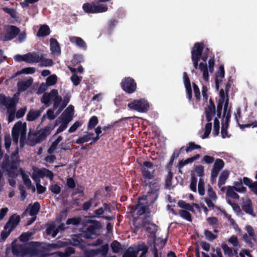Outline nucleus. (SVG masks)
Wrapping results in <instances>:
<instances>
[{"label": "nucleus", "mask_w": 257, "mask_h": 257, "mask_svg": "<svg viewBox=\"0 0 257 257\" xmlns=\"http://www.w3.org/2000/svg\"><path fill=\"white\" fill-rule=\"evenodd\" d=\"M70 100V95L66 94L62 99L61 96L58 95L57 89H53L49 93H45L41 98V101L45 105L49 106L51 101H53V109H48L46 112H54V110H57L56 112H61L64 108L67 105Z\"/></svg>", "instance_id": "nucleus-1"}, {"label": "nucleus", "mask_w": 257, "mask_h": 257, "mask_svg": "<svg viewBox=\"0 0 257 257\" xmlns=\"http://www.w3.org/2000/svg\"><path fill=\"white\" fill-rule=\"evenodd\" d=\"M18 102L17 99L1 93L0 110L7 109L6 112H16Z\"/></svg>", "instance_id": "nucleus-2"}, {"label": "nucleus", "mask_w": 257, "mask_h": 257, "mask_svg": "<svg viewBox=\"0 0 257 257\" xmlns=\"http://www.w3.org/2000/svg\"><path fill=\"white\" fill-rule=\"evenodd\" d=\"M127 105L131 110L139 112H146L150 110V107L152 106L148 101L144 98L135 99L128 103Z\"/></svg>", "instance_id": "nucleus-3"}, {"label": "nucleus", "mask_w": 257, "mask_h": 257, "mask_svg": "<svg viewBox=\"0 0 257 257\" xmlns=\"http://www.w3.org/2000/svg\"><path fill=\"white\" fill-rule=\"evenodd\" d=\"M82 9L87 14L102 13L108 10L106 5L92 3H86L82 6Z\"/></svg>", "instance_id": "nucleus-4"}, {"label": "nucleus", "mask_w": 257, "mask_h": 257, "mask_svg": "<svg viewBox=\"0 0 257 257\" xmlns=\"http://www.w3.org/2000/svg\"><path fill=\"white\" fill-rule=\"evenodd\" d=\"M152 194L154 197H156V192L152 191L151 192H149L147 196H143L139 199L138 204L134 211V213L136 212L137 215H141L145 212L147 209L146 205L149 202H153V200L150 198V196Z\"/></svg>", "instance_id": "nucleus-5"}, {"label": "nucleus", "mask_w": 257, "mask_h": 257, "mask_svg": "<svg viewBox=\"0 0 257 257\" xmlns=\"http://www.w3.org/2000/svg\"><path fill=\"white\" fill-rule=\"evenodd\" d=\"M20 33V29L14 25H7L4 28L2 40L9 41L15 38Z\"/></svg>", "instance_id": "nucleus-6"}, {"label": "nucleus", "mask_w": 257, "mask_h": 257, "mask_svg": "<svg viewBox=\"0 0 257 257\" xmlns=\"http://www.w3.org/2000/svg\"><path fill=\"white\" fill-rule=\"evenodd\" d=\"M122 89L128 94H132L137 90V83L130 77H124L120 83Z\"/></svg>", "instance_id": "nucleus-7"}, {"label": "nucleus", "mask_w": 257, "mask_h": 257, "mask_svg": "<svg viewBox=\"0 0 257 257\" xmlns=\"http://www.w3.org/2000/svg\"><path fill=\"white\" fill-rule=\"evenodd\" d=\"M26 133V123L22 122H18L14 126L12 130V136L16 143H18L19 136H21V139H23Z\"/></svg>", "instance_id": "nucleus-8"}, {"label": "nucleus", "mask_w": 257, "mask_h": 257, "mask_svg": "<svg viewBox=\"0 0 257 257\" xmlns=\"http://www.w3.org/2000/svg\"><path fill=\"white\" fill-rule=\"evenodd\" d=\"M204 175V167L202 165L194 166L191 173V182L190 187L192 191H196V184L197 180L196 176L202 177Z\"/></svg>", "instance_id": "nucleus-9"}, {"label": "nucleus", "mask_w": 257, "mask_h": 257, "mask_svg": "<svg viewBox=\"0 0 257 257\" xmlns=\"http://www.w3.org/2000/svg\"><path fill=\"white\" fill-rule=\"evenodd\" d=\"M214 117V128L213 134L214 136H216L219 134V118L222 119V115L221 113H207L206 118L208 121H210Z\"/></svg>", "instance_id": "nucleus-10"}, {"label": "nucleus", "mask_w": 257, "mask_h": 257, "mask_svg": "<svg viewBox=\"0 0 257 257\" xmlns=\"http://www.w3.org/2000/svg\"><path fill=\"white\" fill-rule=\"evenodd\" d=\"M245 230L247 234L243 235V239L250 247H252L255 241V235L253 229L251 226L247 225L245 227Z\"/></svg>", "instance_id": "nucleus-11"}, {"label": "nucleus", "mask_w": 257, "mask_h": 257, "mask_svg": "<svg viewBox=\"0 0 257 257\" xmlns=\"http://www.w3.org/2000/svg\"><path fill=\"white\" fill-rule=\"evenodd\" d=\"M155 168L152 163L145 162L143 166V175L146 179H151L154 177Z\"/></svg>", "instance_id": "nucleus-12"}, {"label": "nucleus", "mask_w": 257, "mask_h": 257, "mask_svg": "<svg viewBox=\"0 0 257 257\" xmlns=\"http://www.w3.org/2000/svg\"><path fill=\"white\" fill-rule=\"evenodd\" d=\"M203 49V43L199 42L195 43L191 50V58L201 59Z\"/></svg>", "instance_id": "nucleus-13"}, {"label": "nucleus", "mask_w": 257, "mask_h": 257, "mask_svg": "<svg viewBox=\"0 0 257 257\" xmlns=\"http://www.w3.org/2000/svg\"><path fill=\"white\" fill-rule=\"evenodd\" d=\"M33 176L36 177V178H43L46 177L51 181H52L53 178V173L51 171L45 168L35 169L34 170V174H33Z\"/></svg>", "instance_id": "nucleus-14"}, {"label": "nucleus", "mask_w": 257, "mask_h": 257, "mask_svg": "<svg viewBox=\"0 0 257 257\" xmlns=\"http://www.w3.org/2000/svg\"><path fill=\"white\" fill-rule=\"evenodd\" d=\"M229 174V171L227 170H224L221 173L219 176L218 185L219 187L220 188L221 191L222 192H224L225 190V187L222 186L225 183V182L228 178Z\"/></svg>", "instance_id": "nucleus-15"}, {"label": "nucleus", "mask_w": 257, "mask_h": 257, "mask_svg": "<svg viewBox=\"0 0 257 257\" xmlns=\"http://www.w3.org/2000/svg\"><path fill=\"white\" fill-rule=\"evenodd\" d=\"M50 50L53 55L59 56L61 54V48L57 40L55 38H51Z\"/></svg>", "instance_id": "nucleus-16"}, {"label": "nucleus", "mask_w": 257, "mask_h": 257, "mask_svg": "<svg viewBox=\"0 0 257 257\" xmlns=\"http://www.w3.org/2000/svg\"><path fill=\"white\" fill-rule=\"evenodd\" d=\"M23 171L17 164L13 165L8 170V176L10 178H15L20 174H22Z\"/></svg>", "instance_id": "nucleus-17"}, {"label": "nucleus", "mask_w": 257, "mask_h": 257, "mask_svg": "<svg viewBox=\"0 0 257 257\" xmlns=\"http://www.w3.org/2000/svg\"><path fill=\"white\" fill-rule=\"evenodd\" d=\"M51 131L52 129L50 127H45L38 131L36 134L37 142H39L45 139L50 134Z\"/></svg>", "instance_id": "nucleus-18"}, {"label": "nucleus", "mask_w": 257, "mask_h": 257, "mask_svg": "<svg viewBox=\"0 0 257 257\" xmlns=\"http://www.w3.org/2000/svg\"><path fill=\"white\" fill-rule=\"evenodd\" d=\"M230 118L229 113H223L221 119L222 126L221 128V135L223 138L228 137L227 134V124L228 123Z\"/></svg>", "instance_id": "nucleus-19"}, {"label": "nucleus", "mask_w": 257, "mask_h": 257, "mask_svg": "<svg viewBox=\"0 0 257 257\" xmlns=\"http://www.w3.org/2000/svg\"><path fill=\"white\" fill-rule=\"evenodd\" d=\"M224 163L223 160L220 159L216 160L212 169V176L214 177H216L220 170L224 167Z\"/></svg>", "instance_id": "nucleus-20"}, {"label": "nucleus", "mask_w": 257, "mask_h": 257, "mask_svg": "<svg viewBox=\"0 0 257 257\" xmlns=\"http://www.w3.org/2000/svg\"><path fill=\"white\" fill-rule=\"evenodd\" d=\"M27 54V62L28 63H38L41 60V54L33 52Z\"/></svg>", "instance_id": "nucleus-21"}, {"label": "nucleus", "mask_w": 257, "mask_h": 257, "mask_svg": "<svg viewBox=\"0 0 257 257\" xmlns=\"http://www.w3.org/2000/svg\"><path fill=\"white\" fill-rule=\"evenodd\" d=\"M70 41L72 43H75L77 46L80 48L86 50L87 49V45L85 41L80 37L72 36L70 37Z\"/></svg>", "instance_id": "nucleus-22"}, {"label": "nucleus", "mask_w": 257, "mask_h": 257, "mask_svg": "<svg viewBox=\"0 0 257 257\" xmlns=\"http://www.w3.org/2000/svg\"><path fill=\"white\" fill-rule=\"evenodd\" d=\"M20 218L19 215L14 214L12 215L6 225L13 230L19 224Z\"/></svg>", "instance_id": "nucleus-23"}, {"label": "nucleus", "mask_w": 257, "mask_h": 257, "mask_svg": "<svg viewBox=\"0 0 257 257\" xmlns=\"http://www.w3.org/2000/svg\"><path fill=\"white\" fill-rule=\"evenodd\" d=\"M178 205L182 208H184L186 210L194 212V210L193 209V206L195 207L199 212H201V208L199 207V205L196 203H193L192 205H189V204L186 203L184 201L180 200L178 202Z\"/></svg>", "instance_id": "nucleus-24"}, {"label": "nucleus", "mask_w": 257, "mask_h": 257, "mask_svg": "<svg viewBox=\"0 0 257 257\" xmlns=\"http://www.w3.org/2000/svg\"><path fill=\"white\" fill-rule=\"evenodd\" d=\"M231 87V84L229 83V82H228L225 87V94L226 96V99L225 100V103L224 104V108L223 109V112H231V106L228 107V104H229V99H228V92L229 91V89Z\"/></svg>", "instance_id": "nucleus-25"}, {"label": "nucleus", "mask_w": 257, "mask_h": 257, "mask_svg": "<svg viewBox=\"0 0 257 257\" xmlns=\"http://www.w3.org/2000/svg\"><path fill=\"white\" fill-rule=\"evenodd\" d=\"M198 68L203 73V78L206 82L209 80L208 68L206 63H200Z\"/></svg>", "instance_id": "nucleus-26"}, {"label": "nucleus", "mask_w": 257, "mask_h": 257, "mask_svg": "<svg viewBox=\"0 0 257 257\" xmlns=\"http://www.w3.org/2000/svg\"><path fill=\"white\" fill-rule=\"evenodd\" d=\"M12 252L17 255H23L26 253L24 247L22 245H17L15 242L12 243Z\"/></svg>", "instance_id": "nucleus-27"}, {"label": "nucleus", "mask_w": 257, "mask_h": 257, "mask_svg": "<svg viewBox=\"0 0 257 257\" xmlns=\"http://www.w3.org/2000/svg\"><path fill=\"white\" fill-rule=\"evenodd\" d=\"M2 9L5 13L9 14L13 20L17 21L19 17L16 9L8 7H3Z\"/></svg>", "instance_id": "nucleus-28"}, {"label": "nucleus", "mask_w": 257, "mask_h": 257, "mask_svg": "<svg viewBox=\"0 0 257 257\" xmlns=\"http://www.w3.org/2000/svg\"><path fill=\"white\" fill-rule=\"evenodd\" d=\"M50 32L51 31L49 26L44 25L39 28L37 32V36L40 37H46L50 34Z\"/></svg>", "instance_id": "nucleus-29"}, {"label": "nucleus", "mask_w": 257, "mask_h": 257, "mask_svg": "<svg viewBox=\"0 0 257 257\" xmlns=\"http://www.w3.org/2000/svg\"><path fill=\"white\" fill-rule=\"evenodd\" d=\"M32 83V80H30L19 82L18 84L19 90L22 92L26 90L31 85Z\"/></svg>", "instance_id": "nucleus-30"}, {"label": "nucleus", "mask_w": 257, "mask_h": 257, "mask_svg": "<svg viewBox=\"0 0 257 257\" xmlns=\"http://www.w3.org/2000/svg\"><path fill=\"white\" fill-rule=\"evenodd\" d=\"M225 190H226V194L227 196L234 199H238L239 198V196L235 192V190L233 186H228L226 188H225Z\"/></svg>", "instance_id": "nucleus-31"}, {"label": "nucleus", "mask_w": 257, "mask_h": 257, "mask_svg": "<svg viewBox=\"0 0 257 257\" xmlns=\"http://www.w3.org/2000/svg\"><path fill=\"white\" fill-rule=\"evenodd\" d=\"M139 250L133 247H129L124 253L123 257H137Z\"/></svg>", "instance_id": "nucleus-32"}, {"label": "nucleus", "mask_w": 257, "mask_h": 257, "mask_svg": "<svg viewBox=\"0 0 257 257\" xmlns=\"http://www.w3.org/2000/svg\"><path fill=\"white\" fill-rule=\"evenodd\" d=\"M40 205L39 203L35 202L33 205H29V214L31 216L36 215L39 211Z\"/></svg>", "instance_id": "nucleus-33"}, {"label": "nucleus", "mask_w": 257, "mask_h": 257, "mask_svg": "<svg viewBox=\"0 0 257 257\" xmlns=\"http://www.w3.org/2000/svg\"><path fill=\"white\" fill-rule=\"evenodd\" d=\"M40 62V66L42 67H49L52 66L53 65V61L50 59L45 58L44 57V55L41 54V60L39 61Z\"/></svg>", "instance_id": "nucleus-34"}, {"label": "nucleus", "mask_w": 257, "mask_h": 257, "mask_svg": "<svg viewBox=\"0 0 257 257\" xmlns=\"http://www.w3.org/2000/svg\"><path fill=\"white\" fill-rule=\"evenodd\" d=\"M29 173L23 172L22 174V178L25 184L29 188H32L33 192L35 191V188L34 186H31V181L29 178Z\"/></svg>", "instance_id": "nucleus-35"}, {"label": "nucleus", "mask_w": 257, "mask_h": 257, "mask_svg": "<svg viewBox=\"0 0 257 257\" xmlns=\"http://www.w3.org/2000/svg\"><path fill=\"white\" fill-rule=\"evenodd\" d=\"M233 187L235 191L239 193H243L246 191V188L242 185V182L241 179L235 182Z\"/></svg>", "instance_id": "nucleus-36"}, {"label": "nucleus", "mask_w": 257, "mask_h": 257, "mask_svg": "<svg viewBox=\"0 0 257 257\" xmlns=\"http://www.w3.org/2000/svg\"><path fill=\"white\" fill-rule=\"evenodd\" d=\"M92 133H87L86 135L79 137L76 141L75 143L77 144H81L88 142L93 136Z\"/></svg>", "instance_id": "nucleus-37"}, {"label": "nucleus", "mask_w": 257, "mask_h": 257, "mask_svg": "<svg viewBox=\"0 0 257 257\" xmlns=\"http://www.w3.org/2000/svg\"><path fill=\"white\" fill-rule=\"evenodd\" d=\"M242 208L246 213L254 215L253 214V210L251 206V201L250 200H246L244 202Z\"/></svg>", "instance_id": "nucleus-38"}, {"label": "nucleus", "mask_w": 257, "mask_h": 257, "mask_svg": "<svg viewBox=\"0 0 257 257\" xmlns=\"http://www.w3.org/2000/svg\"><path fill=\"white\" fill-rule=\"evenodd\" d=\"M200 155L197 154V155H196L195 156H193L192 157L188 158V159H186L185 160L182 161L180 163V165L181 167H183V166H184V165H186L187 164L192 163V162H193L195 160H196L198 159L199 158H200Z\"/></svg>", "instance_id": "nucleus-39"}, {"label": "nucleus", "mask_w": 257, "mask_h": 257, "mask_svg": "<svg viewBox=\"0 0 257 257\" xmlns=\"http://www.w3.org/2000/svg\"><path fill=\"white\" fill-rule=\"evenodd\" d=\"M33 179L36 182V187H37V192L39 194H41L44 193L46 190V188L42 186L40 183V180H38L36 177L34 176H32Z\"/></svg>", "instance_id": "nucleus-40"}, {"label": "nucleus", "mask_w": 257, "mask_h": 257, "mask_svg": "<svg viewBox=\"0 0 257 257\" xmlns=\"http://www.w3.org/2000/svg\"><path fill=\"white\" fill-rule=\"evenodd\" d=\"M59 229H61V226H60L59 228H56L54 226L51 225L47 228V233L52 235L53 237H55L58 233Z\"/></svg>", "instance_id": "nucleus-41"}, {"label": "nucleus", "mask_w": 257, "mask_h": 257, "mask_svg": "<svg viewBox=\"0 0 257 257\" xmlns=\"http://www.w3.org/2000/svg\"><path fill=\"white\" fill-rule=\"evenodd\" d=\"M225 75V71L223 65L219 66V69L215 74V79H221L224 78Z\"/></svg>", "instance_id": "nucleus-42"}, {"label": "nucleus", "mask_w": 257, "mask_h": 257, "mask_svg": "<svg viewBox=\"0 0 257 257\" xmlns=\"http://www.w3.org/2000/svg\"><path fill=\"white\" fill-rule=\"evenodd\" d=\"M57 77L56 75H51L46 79V84L48 86H52L57 82Z\"/></svg>", "instance_id": "nucleus-43"}, {"label": "nucleus", "mask_w": 257, "mask_h": 257, "mask_svg": "<svg viewBox=\"0 0 257 257\" xmlns=\"http://www.w3.org/2000/svg\"><path fill=\"white\" fill-rule=\"evenodd\" d=\"M50 191L54 194H58L60 193L61 188L59 185L55 183H52L49 187Z\"/></svg>", "instance_id": "nucleus-44"}, {"label": "nucleus", "mask_w": 257, "mask_h": 257, "mask_svg": "<svg viewBox=\"0 0 257 257\" xmlns=\"http://www.w3.org/2000/svg\"><path fill=\"white\" fill-rule=\"evenodd\" d=\"M35 72V68L33 67H28L22 69L21 71H18L15 75L16 76L18 74L22 73L25 74H33Z\"/></svg>", "instance_id": "nucleus-45"}, {"label": "nucleus", "mask_w": 257, "mask_h": 257, "mask_svg": "<svg viewBox=\"0 0 257 257\" xmlns=\"http://www.w3.org/2000/svg\"><path fill=\"white\" fill-rule=\"evenodd\" d=\"M204 185L205 182L203 179L200 178L198 184V191L201 195H203L205 194Z\"/></svg>", "instance_id": "nucleus-46"}, {"label": "nucleus", "mask_w": 257, "mask_h": 257, "mask_svg": "<svg viewBox=\"0 0 257 257\" xmlns=\"http://www.w3.org/2000/svg\"><path fill=\"white\" fill-rule=\"evenodd\" d=\"M201 148V146L195 144L194 142H190L188 144V146L186 149L187 153L190 152L195 149H199Z\"/></svg>", "instance_id": "nucleus-47"}, {"label": "nucleus", "mask_w": 257, "mask_h": 257, "mask_svg": "<svg viewBox=\"0 0 257 257\" xmlns=\"http://www.w3.org/2000/svg\"><path fill=\"white\" fill-rule=\"evenodd\" d=\"M212 127V123H208L205 126V131L203 136L202 137L203 139H204L208 137L209 135Z\"/></svg>", "instance_id": "nucleus-48"}, {"label": "nucleus", "mask_w": 257, "mask_h": 257, "mask_svg": "<svg viewBox=\"0 0 257 257\" xmlns=\"http://www.w3.org/2000/svg\"><path fill=\"white\" fill-rule=\"evenodd\" d=\"M13 230L9 228V227H7V225H5L4 227V230L2 231L1 233V237L3 239H5L10 234L11 231Z\"/></svg>", "instance_id": "nucleus-49"}, {"label": "nucleus", "mask_w": 257, "mask_h": 257, "mask_svg": "<svg viewBox=\"0 0 257 257\" xmlns=\"http://www.w3.org/2000/svg\"><path fill=\"white\" fill-rule=\"evenodd\" d=\"M98 123V119L96 116L91 117L89 121L88 129L91 130Z\"/></svg>", "instance_id": "nucleus-50"}, {"label": "nucleus", "mask_w": 257, "mask_h": 257, "mask_svg": "<svg viewBox=\"0 0 257 257\" xmlns=\"http://www.w3.org/2000/svg\"><path fill=\"white\" fill-rule=\"evenodd\" d=\"M180 216L183 218L184 219L191 221V214L186 210H181L180 211Z\"/></svg>", "instance_id": "nucleus-51"}, {"label": "nucleus", "mask_w": 257, "mask_h": 257, "mask_svg": "<svg viewBox=\"0 0 257 257\" xmlns=\"http://www.w3.org/2000/svg\"><path fill=\"white\" fill-rule=\"evenodd\" d=\"M82 121H76L69 129L68 132L70 133H73L82 124Z\"/></svg>", "instance_id": "nucleus-52"}, {"label": "nucleus", "mask_w": 257, "mask_h": 257, "mask_svg": "<svg viewBox=\"0 0 257 257\" xmlns=\"http://www.w3.org/2000/svg\"><path fill=\"white\" fill-rule=\"evenodd\" d=\"M241 117L240 113H238V115H236V118L238 122V123L240 125V126H245V127H249V126H252L253 127L257 126V121H255L254 122L251 123H245L244 124H241L239 123V119Z\"/></svg>", "instance_id": "nucleus-53"}, {"label": "nucleus", "mask_w": 257, "mask_h": 257, "mask_svg": "<svg viewBox=\"0 0 257 257\" xmlns=\"http://www.w3.org/2000/svg\"><path fill=\"white\" fill-rule=\"evenodd\" d=\"M193 87L195 97H196V99L198 101L200 99V89L197 85L195 83H193Z\"/></svg>", "instance_id": "nucleus-54"}, {"label": "nucleus", "mask_w": 257, "mask_h": 257, "mask_svg": "<svg viewBox=\"0 0 257 257\" xmlns=\"http://www.w3.org/2000/svg\"><path fill=\"white\" fill-rule=\"evenodd\" d=\"M221 246L225 254L229 256H232L233 252L231 248L228 247L226 244H222Z\"/></svg>", "instance_id": "nucleus-55"}, {"label": "nucleus", "mask_w": 257, "mask_h": 257, "mask_svg": "<svg viewBox=\"0 0 257 257\" xmlns=\"http://www.w3.org/2000/svg\"><path fill=\"white\" fill-rule=\"evenodd\" d=\"M204 52H202V54L201 55V59L202 61L204 62H206L208 59V57L211 52L209 49L208 48H205L204 50Z\"/></svg>", "instance_id": "nucleus-56"}, {"label": "nucleus", "mask_w": 257, "mask_h": 257, "mask_svg": "<svg viewBox=\"0 0 257 257\" xmlns=\"http://www.w3.org/2000/svg\"><path fill=\"white\" fill-rule=\"evenodd\" d=\"M72 116L70 114L62 115V122L68 125V124L72 120Z\"/></svg>", "instance_id": "nucleus-57"}, {"label": "nucleus", "mask_w": 257, "mask_h": 257, "mask_svg": "<svg viewBox=\"0 0 257 257\" xmlns=\"http://www.w3.org/2000/svg\"><path fill=\"white\" fill-rule=\"evenodd\" d=\"M111 247L114 252H118L120 249V244L116 241H114L111 244Z\"/></svg>", "instance_id": "nucleus-58"}, {"label": "nucleus", "mask_w": 257, "mask_h": 257, "mask_svg": "<svg viewBox=\"0 0 257 257\" xmlns=\"http://www.w3.org/2000/svg\"><path fill=\"white\" fill-rule=\"evenodd\" d=\"M71 80L75 86H77L81 81V78L76 74H73L72 75Z\"/></svg>", "instance_id": "nucleus-59"}, {"label": "nucleus", "mask_w": 257, "mask_h": 257, "mask_svg": "<svg viewBox=\"0 0 257 257\" xmlns=\"http://www.w3.org/2000/svg\"><path fill=\"white\" fill-rule=\"evenodd\" d=\"M32 235V233L31 232H26L22 234L20 236V239L21 241L25 242L30 239Z\"/></svg>", "instance_id": "nucleus-60"}, {"label": "nucleus", "mask_w": 257, "mask_h": 257, "mask_svg": "<svg viewBox=\"0 0 257 257\" xmlns=\"http://www.w3.org/2000/svg\"><path fill=\"white\" fill-rule=\"evenodd\" d=\"M208 111L206 110L205 112H216L215 106L211 98L209 99V104L208 106Z\"/></svg>", "instance_id": "nucleus-61"}, {"label": "nucleus", "mask_w": 257, "mask_h": 257, "mask_svg": "<svg viewBox=\"0 0 257 257\" xmlns=\"http://www.w3.org/2000/svg\"><path fill=\"white\" fill-rule=\"evenodd\" d=\"M202 160L204 163L209 164L213 162L214 161V158L212 156L206 155L202 158Z\"/></svg>", "instance_id": "nucleus-62"}, {"label": "nucleus", "mask_w": 257, "mask_h": 257, "mask_svg": "<svg viewBox=\"0 0 257 257\" xmlns=\"http://www.w3.org/2000/svg\"><path fill=\"white\" fill-rule=\"evenodd\" d=\"M27 54L21 55L20 54H17L14 56V59L17 62H22L24 61L27 62Z\"/></svg>", "instance_id": "nucleus-63"}, {"label": "nucleus", "mask_w": 257, "mask_h": 257, "mask_svg": "<svg viewBox=\"0 0 257 257\" xmlns=\"http://www.w3.org/2000/svg\"><path fill=\"white\" fill-rule=\"evenodd\" d=\"M212 250L211 257H222L221 251L219 248H212Z\"/></svg>", "instance_id": "nucleus-64"}]
</instances>
